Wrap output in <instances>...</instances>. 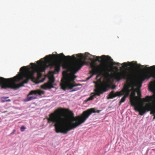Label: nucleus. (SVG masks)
I'll return each mask as SVG.
<instances>
[{"label":"nucleus","mask_w":155,"mask_h":155,"mask_svg":"<svg viewBox=\"0 0 155 155\" xmlns=\"http://www.w3.org/2000/svg\"><path fill=\"white\" fill-rule=\"evenodd\" d=\"M101 110L96 111L91 108L83 112L81 115L74 117V114L68 109L59 108L49 115L47 118L48 123H54V126L57 133L67 134L68 131L83 123L93 113H99Z\"/></svg>","instance_id":"f257e3e1"},{"label":"nucleus","mask_w":155,"mask_h":155,"mask_svg":"<svg viewBox=\"0 0 155 155\" xmlns=\"http://www.w3.org/2000/svg\"><path fill=\"white\" fill-rule=\"evenodd\" d=\"M48 56H46L44 58H41L37 61L38 63L41 64L39 66L31 63L30 65L32 66V70L27 66H23L20 69V71L21 72L13 78L6 79L0 77V86L1 88L16 89L23 86L24 84H27L29 79L34 78V74L35 72L37 73V78L39 79L42 75L41 72L45 71L48 67L47 63L50 59Z\"/></svg>","instance_id":"f03ea898"},{"label":"nucleus","mask_w":155,"mask_h":155,"mask_svg":"<svg viewBox=\"0 0 155 155\" xmlns=\"http://www.w3.org/2000/svg\"><path fill=\"white\" fill-rule=\"evenodd\" d=\"M48 56L50 59L49 62L47 63V64H49V65H48V66L51 67V68L54 67L55 72H59L61 66L60 63L57 61L56 60L62 59V58H64V59L66 61L63 64V68L67 70L70 69L71 73H72V74L68 75L64 80H61V85L62 89L64 90L66 89H71L74 87L81 85V84L75 83L74 80L77 76L74 74L80 69L84 65V62L80 61L74 64L71 66L69 61L71 60V58L74 60L76 59L74 55H72L71 57L70 56H65L63 53H61L56 55H49Z\"/></svg>","instance_id":"7ed1b4c3"},{"label":"nucleus","mask_w":155,"mask_h":155,"mask_svg":"<svg viewBox=\"0 0 155 155\" xmlns=\"http://www.w3.org/2000/svg\"><path fill=\"white\" fill-rule=\"evenodd\" d=\"M135 77V73L133 70H130L129 72L125 70L120 72H118L115 75V78L118 81L122 79L126 80L127 83L125 84L122 90H123L122 94L121 96L124 95V96L121 98L119 103L125 101L126 97H127L130 94V93L131 91L130 88H133L132 82Z\"/></svg>","instance_id":"20e7f679"},{"label":"nucleus","mask_w":155,"mask_h":155,"mask_svg":"<svg viewBox=\"0 0 155 155\" xmlns=\"http://www.w3.org/2000/svg\"><path fill=\"white\" fill-rule=\"evenodd\" d=\"M107 57L104 55H103L101 57L96 56V60H94V61L92 62L90 64L91 67L92 68V70L90 71V73L92 75L108 74L111 71V69L107 64L103 63H101L99 65H96L95 63V62L96 61H99L100 58L104 59Z\"/></svg>","instance_id":"39448f33"},{"label":"nucleus","mask_w":155,"mask_h":155,"mask_svg":"<svg viewBox=\"0 0 155 155\" xmlns=\"http://www.w3.org/2000/svg\"><path fill=\"white\" fill-rule=\"evenodd\" d=\"M136 91H133L130 96V101L131 105L134 107V110L139 112V114L143 115L145 112L147 110H150V108L147 109L146 107L143 106V104H137L138 101V97L135 96Z\"/></svg>","instance_id":"423d86ee"},{"label":"nucleus","mask_w":155,"mask_h":155,"mask_svg":"<svg viewBox=\"0 0 155 155\" xmlns=\"http://www.w3.org/2000/svg\"><path fill=\"white\" fill-rule=\"evenodd\" d=\"M137 94L138 96V99L139 98L141 102V104H143L145 102H153L155 99V96L153 95L151 96H147L145 98H141V93L140 91L137 92Z\"/></svg>","instance_id":"0eeeda50"},{"label":"nucleus","mask_w":155,"mask_h":155,"mask_svg":"<svg viewBox=\"0 0 155 155\" xmlns=\"http://www.w3.org/2000/svg\"><path fill=\"white\" fill-rule=\"evenodd\" d=\"M48 81L41 86V88L44 89H50L54 87L53 84L54 82V76L49 77Z\"/></svg>","instance_id":"6e6552de"},{"label":"nucleus","mask_w":155,"mask_h":155,"mask_svg":"<svg viewBox=\"0 0 155 155\" xmlns=\"http://www.w3.org/2000/svg\"><path fill=\"white\" fill-rule=\"evenodd\" d=\"M152 77L155 78V75L153 73L149 72L141 75L139 77V79L140 81L142 82L145 79H148Z\"/></svg>","instance_id":"1a4fd4ad"},{"label":"nucleus","mask_w":155,"mask_h":155,"mask_svg":"<svg viewBox=\"0 0 155 155\" xmlns=\"http://www.w3.org/2000/svg\"><path fill=\"white\" fill-rule=\"evenodd\" d=\"M123 90H121L120 91H117L114 93V91H112L107 96V99H113L117 96H121L122 94L120 93L123 92Z\"/></svg>","instance_id":"9d476101"},{"label":"nucleus","mask_w":155,"mask_h":155,"mask_svg":"<svg viewBox=\"0 0 155 155\" xmlns=\"http://www.w3.org/2000/svg\"><path fill=\"white\" fill-rule=\"evenodd\" d=\"M106 87L105 86L103 87V88H97L95 90V93H92L91 94H95V96L96 95L99 96L100 94H102L104 92H105L107 91Z\"/></svg>","instance_id":"9b49d317"},{"label":"nucleus","mask_w":155,"mask_h":155,"mask_svg":"<svg viewBox=\"0 0 155 155\" xmlns=\"http://www.w3.org/2000/svg\"><path fill=\"white\" fill-rule=\"evenodd\" d=\"M45 93L44 91H41L40 90H33L31 91L30 92L29 95H32L33 94H38L39 95H41Z\"/></svg>","instance_id":"f8f14e48"},{"label":"nucleus","mask_w":155,"mask_h":155,"mask_svg":"<svg viewBox=\"0 0 155 155\" xmlns=\"http://www.w3.org/2000/svg\"><path fill=\"white\" fill-rule=\"evenodd\" d=\"M150 90L151 91H153L155 89V81H151L149 86Z\"/></svg>","instance_id":"ddd939ff"},{"label":"nucleus","mask_w":155,"mask_h":155,"mask_svg":"<svg viewBox=\"0 0 155 155\" xmlns=\"http://www.w3.org/2000/svg\"><path fill=\"white\" fill-rule=\"evenodd\" d=\"M144 106L145 107V106ZM145 107H146L147 109H148L149 108H150V110H146V112L147 111H151L150 112V114H155V108H153V109L151 108V107H150V105L149 104H147V105L146 106H145Z\"/></svg>","instance_id":"4468645a"},{"label":"nucleus","mask_w":155,"mask_h":155,"mask_svg":"<svg viewBox=\"0 0 155 155\" xmlns=\"http://www.w3.org/2000/svg\"><path fill=\"white\" fill-rule=\"evenodd\" d=\"M112 65H119L120 64H120V63H118V62H113L112 63ZM121 65L123 66V68H125V67H127L128 66H130V65H127V64L126 63V62H124L123 63H122Z\"/></svg>","instance_id":"2eb2a0df"},{"label":"nucleus","mask_w":155,"mask_h":155,"mask_svg":"<svg viewBox=\"0 0 155 155\" xmlns=\"http://www.w3.org/2000/svg\"><path fill=\"white\" fill-rule=\"evenodd\" d=\"M92 95H91L88 98H87L86 101H91L93 100L94 98L95 97V95L92 94Z\"/></svg>","instance_id":"dca6fc26"},{"label":"nucleus","mask_w":155,"mask_h":155,"mask_svg":"<svg viewBox=\"0 0 155 155\" xmlns=\"http://www.w3.org/2000/svg\"><path fill=\"white\" fill-rule=\"evenodd\" d=\"M29 95H30L29 94L28 95L27 97V100L28 101H29L31 100H32L33 99H35L36 98V97L33 96H29Z\"/></svg>","instance_id":"f3484780"},{"label":"nucleus","mask_w":155,"mask_h":155,"mask_svg":"<svg viewBox=\"0 0 155 155\" xmlns=\"http://www.w3.org/2000/svg\"><path fill=\"white\" fill-rule=\"evenodd\" d=\"M79 58L81 59L83 58V55L81 54H79L76 55Z\"/></svg>","instance_id":"a211bd4d"},{"label":"nucleus","mask_w":155,"mask_h":155,"mask_svg":"<svg viewBox=\"0 0 155 155\" xmlns=\"http://www.w3.org/2000/svg\"><path fill=\"white\" fill-rule=\"evenodd\" d=\"M147 68L151 70H154L155 69V66H152L150 67H147Z\"/></svg>","instance_id":"6ab92c4d"},{"label":"nucleus","mask_w":155,"mask_h":155,"mask_svg":"<svg viewBox=\"0 0 155 155\" xmlns=\"http://www.w3.org/2000/svg\"><path fill=\"white\" fill-rule=\"evenodd\" d=\"M25 129L26 128L24 126H22L21 127L20 130L21 132H23L24 131Z\"/></svg>","instance_id":"aec40b11"},{"label":"nucleus","mask_w":155,"mask_h":155,"mask_svg":"<svg viewBox=\"0 0 155 155\" xmlns=\"http://www.w3.org/2000/svg\"><path fill=\"white\" fill-rule=\"evenodd\" d=\"M79 88H76L74 89H73L70 92H73V91H77L79 90Z\"/></svg>","instance_id":"412c9836"},{"label":"nucleus","mask_w":155,"mask_h":155,"mask_svg":"<svg viewBox=\"0 0 155 155\" xmlns=\"http://www.w3.org/2000/svg\"><path fill=\"white\" fill-rule=\"evenodd\" d=\"M11 101L10 99H8L6 100L5 101H3L4 102L5 101L8 102V101Z\"/></svg>","instance_id":"4be33fe9"},{"label":"nucleus","mask_w":155,"mask_h":155,"mask_svg":"<svg viewBox=\"0 0 155 155\" xmlns=\"http://www.w3.org/2000/svg\"><path fill=\"white\" fill-rule=\"evenodd\" d=\"M8 97H2V99H5L6 98H8Z\"/></svg>","instance_id":"5701e85b"},{"label":"nucleus","mask_w":155,"mask_h":155,"mask_svg":"<svg viewBox=\"0 0 155 155\" xmlns=\"http://www.w3.org/2000/svg\"><path fill=\"white\" fill-rule=\"evenodd\" d=\"M114 69H116V70H117L118 69V68L117 67H114Z\"/></svg>","instance_id":"b1692460"},{"label":"nucleus","mask_w":155,"mask_h":155,"mask_svg":"<svg viewBox=\"0 0 155 155\" xmlns=\"http://www.w3.org/2000/svg\"><path fill=\"white\" fill-rule=\"evenodd\" d=\"M7 112V111H4V112H2V113H5L6 112Z\"/></svg>","instance_id":"393cba45"},{"label":"nucleus","mask_w":155,"mask_h":155,"mask_svg":"<svg viewBox=\"0 0 155 155\" xmlns=\"http://www.w3.org/2000/svg\"><path fill=\"white\" fill-rule=\"evenodd\" d=\"M127 63L129 64H130V62H127ZM131 63H132V62H131Z\"/></svg>","instance_id":"a878e982"},{"label":"nucleus","mask_w":155,"mask_h":155,"mask_svg":"<svg viewBox=\"0 0 155 155\" xmlns=\"http://www.w3.org/2000/svg\"><path fill=\"white\" fill-rule=\"evenodd\" d=\"M155 119V114L154 115V117H153V119Z\"/></svg>","instance_id":"bb28decb"},{"label":"nucleus","mask_w":155,"mask_h":155,"mask_svg":"<svg viewBox=\"0 0 155 155\" xmlns=\"http://www.w3.org/2000/svg\"><path fill=\"white\" fill-rule=\"evenodd\" d=\"M139 66L140 67H141V66H142L141 65H140H140H139Z\"/></svg>","instance_id":"cd10ccee"},{"label":"nucleus","mask_w":155,"mask_h":155,"mask_svg":"<svg viewBox=\"0 0 155 155\" xmlns=\"http://www.w3.org/2000/svg\"><path fill=\"white\" fill-rule=\"evenodd\" d=\"M15 130H14L13 132L12 133V134H14V132H15Z\"/></svg>","instance_id":"c85d7f7f"},{"label":"nucleus","mask_w":155,"mask_h":155,"mask_svg":"<svg viewBox=\"0 0 155 155\" xmlns=\"http://www.w3.org/2000/svg\"><path fill=\"white\" fill-rule=\"evenodd\" d=\"M89 60H91V58H90L89 59Z\"/></svg>","instance_id":"c756f323"}]
</instances>
